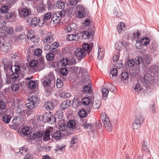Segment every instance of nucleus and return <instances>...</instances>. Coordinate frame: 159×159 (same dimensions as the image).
Masks as SVG:
<instances>
[{
	"mask_svg": "<svg viewBox=\"0 0 159 159\" xmlns=\"http://www.w3.org/2000/svg\"><path fill=\"white\" fill-rule=\"evenodd\" d=\"M20 70V67L18 65H15L11 67V70L12 72L11 75V81L15 82L18 80V72Z\"/></svg>",
	"mask_w": 159,
	"mask_h": 159,
	"instance_id": "obj_1",
	"label": "nucleus"
},
{
	"mask_svg": "<svg viewBox=\"0 0 159 159\" xmlns=\"http://www.w3.org/2000/svg\"><path fill=\"white\" fill-rule=\"evenodd\" d=\"M78 11L76 12V17L78 18H83L89 15V12L87 10L80 5L77 6Z\"/></svg>",
	"mask_w": 159,
	"mask_h": 159,
	"instance_id": "obj_2",
	"label": "nucleus"
},
{
	"mask_svg": "<svg viewBox=\"0 0 159 159\" xmlns=\"http://www.w3.org/2000/svg\"><path fill=\"white\" fill-rule=\"evenodd\" d=\"M101 116L102 119L104 127L107 130L111 131L112 130V127L108 117L104 112L101 113Z\"/></svg>",
	"mask_w": 159,
	"mask_h": 159,
	"instance_id": "obj_3",
	"label": "nucleus"
},
{
	"mask_svg": "<svg viewBox=\"0 0 159 159\" xmlns=\"http://www.w3.org/2000/svg\"><path fill=\"white\" fill-rule=\"evenodd\" d=\"M65 14V11L63 10H61L60 12H56L53 14L52 21L54 23L58 24L61 21V18L64 16Z\"/></svg>",
	"mask_w": 159,
	"mask_h": 159,
	"instance_id": "obj_4",
	"label": "nucleus"
},
{
	"mask_svg": "<svg viewBox=\"0 0 159 159\" xmlns=\"http://www.w3.org/2000/svg\"><path fill=\"white\" fill-rule=\"evenodd\" d=\"M43 119V122H50L52 124L55 123L56 121V117L52 115L50 112L46 113L43 116H40Z\"/></svg>",
	"mask_w": 159,
	"mask_h": 159,
	"instance_id": "obj_5",
	"label": "nucleus"
},
{
	"mask_svg": "<svg viewBox=\"0 0 159 159\" xmlns=\"http://www.w3.org/2000/svg\"><path fill=\"white\" fill-rule=\"evenodd\" d=\"M30 128L28 126H25L21 130H19L18 132L22 137H25L30 134V137L32 136L33 133H31Z\"/></svg>",
	"mask_w": 159,
	"mask_h": 159,
	"instance_id": "obj_6",
	"label": "nucleus"
},
{
	"mask_svg": "<svg viewBox=\"0 0 159 159\" xmlns=\"http://www.w3.org/2000/svg\"><path fill=\"white\" fill-rule=\"evenodd\" d=\"M19 15L20 17L26 18L31 14V11L27 8H24L19 11Z\"/></svg>",
	"mask_w": 159,
	"mask_h": 159,
	"instance_id": "obj_7",
	"label": "nucleus"
},
{
	"mask_svg": "<svg viewBox=\"0 0 159 159\" xmlns=\"http://www.w3.org/2000/svg\"><path fill=\"white\" fill-rule=\"evenodd\" d=\"M53 129V128L49 127L45 131L43 135L44 141H47L50 139V134H51L52 133Z\"/></svg>",
	"mask_w": 159,
	"mask_h": 159,
	"instance_id": "obj_8",
	"label": "nucleus"
},
{
	"mask_svg": "<svg viewBox=\"0 0 159 159\" xmlns=\"http://www.w3.org/2000/svg\"><path fill=\"white\" fill-rule=\"evenodd\" d=\"M76 56L79 60L84 58L86 56V52L81 48H78L75 51Z\"/></svg>",
	"mask_w": 159,
	"mask_h": 159,
	"instance_id": "obj_9",
	"label": "nucleus"
},
{
	"mask_svg": "<svg viewBox=\"0 0 159 159\" xmlns=\"http://www.w3.org/2000/svg\"><path fill=\"white\" fill-rule=\"evenodd\" d=\"M54 40L52 34L51 32L48 33L46 36L43 39V43L46 44H49L52 42Z\"/></svg>",
	"mask_w": 159,
	"mask_h": 159,
	"instance_id": "obj_10",
	"label": "nucleus"
},
{
	"mask_svg": "<svg viewBox=\"0 0 159 159\" xmlns=\"http://www.w3.org/2000/svg\"><path fill=\"white\" fill-rule=\"evenodd\" d=\"M11 45L10 43L6 42L0 43V50L6 52L11 49Z\"/></svg>",
	"mask_w": 159,
	"mask_h": 159,
	"instance_id": "obj_11",
	"label": "nucleus"
},
{
	"mask_svg": "<svg viewBox=\"0 0 159 159\" xmlns=\"http://www.w3.org/2000/svg\"><path fill=\"white\" fill-rule=\"evenodd\" d=\"M43 23V20L41 21L39 18L36 17L32 19L30 23V25L31 26L34 27L37 25H39V26L41 25H42Z\"/></svg>",
	"mask_w": 159,
	"mask_h": 159,
	"instance_id": "obj_12",
	"label": "nucleus"
},
{
	"mask_svg": "<svg viewBox=\"0 0 159 159\" xmlns=\"http://www.w3.org/2000/svg\"><path fill=\"white\" fill-rule=\"evenodd\" d=\"M7 111L6 104L2 101H0V115L5 114Z\"/></svg>",
	"mask_w": 159,
	"mask_h": 159,
	"instance_id": "obj_13",
	"label": "nucleus"
},
{
	"mask_svg": "<svg viewBox=\"0 0 159 159\" xmlns=\"http://www.w3.org/2000/svg\"><path fill=\"white\" fill-rule=\"evenodd\" d=\"M94 33V32L93 31H92L91 32L85 31L81 33H80V35L83 39H89L91 36H92Z\"/></svg>",
	"mask_w": 159,
	"mask_h": 159,
	"instance_id": "obj_14",
	"label": "nucleus"
},
{
	"mask_svg": "<svg viewBox=\"0 0 159 159\" xmlns=\"http://www.w3.org/2000/svg\"><path fill=\"white\" fill-rule=\"evenodd\" d=\"M90 45V46L88 43H85L83 44L82 46V48L84 50V52H86V54H88L89 53L92 49L93 46V44L91 43Z\"/></svg>",
	"mask_w": 159,
	"mask_h": 159,
	"instance_id": "obj_15",
	"label": "nucleus"
},
{
	"mask_svg": "<svg viewBox=\"0 0 159 159\" xmlns=\"http://www.w3.org/2000/svg\"><path fill=\"white\" fill-rule=\"evenodd\" d=\"M44 107L47 110H52L54 109V105L52 102L48 101L45 102Z\"/></svg>",
	"mask_w": 159,
	"mask_h": 159,
	"instance_id": "obj_16",
	"label": "nucleus"
},
{
	"mask_svg": "<svg viewBox=\"0 0 159 159\" xmlns=\"http://www.w3.org/2000/svg\"><path fill=\"white\" fill-rule=\"evenodd\" d=\"M126 29V26L124 22L119 23L117 27V30L119 34L122 33Z\"/></svg>",
	"mask_w": 159,
	"mask_h": 159,
	"instance_id": "obj_17",
	"label": "nucleus"
},
{
	"mask_svg": "<svg viewBox=\"0 0 159 159\" xmlns=\"http://www.w3.org/2000/svg\"><path fill=\"white\" fill-rule=\"evenodd\" d=\"M150 73H147L145 75L143 79V81L144 82L147 84L152 79V78L154 76H153L152 74H150Z\"/></svg>",
	"mask_w": 159,
	"mask_h": 159,
	"instance_id": "obj_18",
	"label": "nucleus"
},
{
	"mask_svg": "<svg viewBox=\"0 0 159 159\" xmlns=\"http://www.w3.org/2000/svg\"><path fill=\"white\" fill-rule=\"evenodd\" d=\"M148 70V72L152 74L153 76H156V74L158 70V67L156 65H152L150 66Z\"/></svg>",
	"mask_w": 159,
	"mask_h": 159,
	"instance_id": "obj_19",
	"label": "nucleus"
},
{
	"mask_svg": "<svg viewBox=\"0 0 159 159\" xmlns=\"http://www.w3.org/2000/svg\"><path fill=\"white\" fill-rule=\"evenodd\" d=\"M76 28V25L75 23H72L67 26L65 29L66 32L74 31Z\"/></svg>",
	"mask_w": 159,
	"mask_h": 159,
	"instance_id": "obj_20",
	"label": "nucleus"
},
{
	"mask_svg": "<svg viewBox=\"0 0 159 159\" xmlns=\"http://www.w3.org/2000/svg\"><path fill=\"white\" fill-rule=\"evenodd\" d=\"M43 133L41 131L38 132L36 134L33 133L32 134V136L30 137L29 138V139L32 140L37 137L38 138H42V136L43 137Z\"/></svg>",
	"mask_w": 159,
	"mask_h": 159,
	"instance_id": "obj_21",
	"label": "nucleus"
},
{
	"mask_svg": "<svg viewBox=\"0 0 159 159\" xmlns=\"http://www.w3.org/2000/svg\"><path fill=\"white\" fill-rule=\"evenodd\" d=\"M71 102L69 100H67L63 102L60 106V109L61 110H65L68 108L70 105Z\"/></svg>",
	"mask_w": 159,
	"mask_h": 159,
	"instance_id": "obj_22",
	"label": "nucleus"
},
{
	"mask_svg": "<svg viewBox=\"0 0 159 159\" xmlns=\"http://www.w3.org/2000/svg\"><path fill=\"white\" fill-rule=\"evenodd\" d=\"M28 101H31V102H33L36 105L37 103H39V98L35 95L29 96Z\"/></svg>",
	"mask_w": 159,
	"mask_h": 159,
	"instance_id": "obj_23",
	"label": "nucleus"
},
{
	"mask_svg": "<svg viewBox=\"0 0 159 159\" xmlns=\"http://www.w3.org/2000/svg\"><path fill=\"white\" fill-rule=\"evenodd\" d=\"M101 105V100L95 99L93 103V107L94 109H99Z\"/></svg>",
	"mask_w": 159,
	"mask_h": 159,
	"instance_id": "obj_24",
	"label": "nucleus"
},
{
	"mask_svg": "<svg viewBox=\"0 0 159 159\" xmlns=\"http://www.w3.org/2000/svg\"><path fill=\"white\" fill-rule=\"evenodd\" d=\"M37 11L39 13H41L45 10V5L41 3L38 4L37 6Z\"/></svg>",
	"mask_w": 159,
	"mask_h": 159,
	"instance_id": "obj_25",
	"label": "nucleus"
},
{
	"mask_svg": "<svg viewBox=\"0 0 159 159\" xmlns=\"http://www.w3.org/2000/svg\"><path fill=\"white\" fill-rule=\"evenodd\" d=\"M5 22L3 20L0 22V32L2 33H6L7 27L5 26Z\"/></svg>",
	"mask_w": 159,
	"mask_h": 159,
	"instance_id": "obj_26",
	"label": "nucleus"
},
{
	"mask_svg": "<svg viewBox=\"0 0 159 159\" xmlns=\"http://www.w3.org/2000/svg\"><path fill=\"white\" fill-rule=\"evenodd\" d=\"M115 48L117 50H121L124 48L123 42L120 40L116 42L115 45Z\"/></svg>",
	"mask_w": 159,
	"mask_h": 159,
	"instance_id": "obj_27",
	"label": "nucleus"
},
{
	"mask_svg": "<svg viewBox=\"0 0 159 159\" xmlns=\"http://www.w3.org/2000/svg\"><path fill=\"white\" fill-rule=\"evenodd\" d=\"M51 80L49 77H45L43 79V84L44 86H49L51 84Z\"/></svg>",
	"mask_w": 159,
	"mask_h": 159,
	"instance_id": "obj_28",
	"label": "nucleus"
},
{
	"mask_svg": "<svg viewBox=\"0 0 159 159\" xmlns=\"http://www.w3.org/2000/svg\"><path fill=\"white\" fill-rule=\"evenodd\" d=\"M101 90L103 94L102 99L105 100L107 98L109 91L104 86L102 87Z\"/></svg>",
	"mask_w": 159,
	"mask_h": 159,
	"instance_id": "obj_29",
	"label": "nucleus"
},
{
	"mask_svg": "<svg viewBox=\"0 0 159 159\" xmlns=\"http://www.w3.org/2000/svg\"><path fill=\"white\" fill-rule=\"evenodd\" d=\"M103 48H100L98 49V58L101 60L104 56L105 52Z\"/></svg>",
	"mask_w": 159,
	"mask_h": 159,
	"instance_id": "obj_30",
	"label": "nucleus"
},
{
	"mask_svg": "<svg viewBox=\"0 0 159 159\" xmlns=\"http://www.w3.org/2000/svg\"><path fill=\"white\" fill-rule=\"evenodd\" d=\"M78 37V35L73 34H68L66 37L67 39L69 41L76 40Z\"/></svg>",
	"mask_w": 159,
	"mask_h": 159,
	"instance_id": "obj_31",
	"label": "nucleus"
},
{
	"mask_svg": "<svg viewBox=\"0 0 159 159\" xmlns=\"http://www.w3.org/2000/svg\"><path fill=\"white\" fill-rule=\"evenodd\" d=\"M140 41L141 45H147L149 43V40L148 37H143L140 40Z\"/></svg>",
	"mask_w": 159,
	"mask_h": 159,
	"instance_id": "obj_32",
	"label": "nucleus"
},
{
	"mask_svg": "<svg viewBox=\"0 0 159 159\" xmlns=\"http://www.w3.org/2000/svg\"><path fill=\"white\" fill-rule=\"evenodd\" d=\"M56 6L58 8L63 9L65 7V3L61 0H58L56 2Z\"/></svg>",
	"mask_w": 159,
	"mask_h": 159,
	"instance_id": "obj_33",
	"label": "nucleus"
},
{
	"mask_svg": "<svg viewBox=\"0 0 159 159\" xmlns=\"http://www.w3.org/2000/svg\"><path fill=\"white\" fill-rule=\"evenodd\" d=\"M143 120L144 117L141 114H139L136 118L134 121L141 124L143 123Z\"/></svg>",
	"mask_w": 159,
	"mask_h": 159,
	"instance_id": "obj_34",
	"label": "nucleus"
},
{
	"mask_svg": "<svg viewBox=\"0 0 159 159\" xmlns=\"http://www.w3.org/2000/svg\"><path fill=\"white\" fill-rule=\"evenodd\" d=\"M61 62L62 65L63 66H66L67 65H71L72 63L69 61L67 58H64L61 60Z\"/></svg>",
	"mask_w": 159,
	"mask_h": 159,
	"instance_id": "obj_35",
	"label": "nucleus"
},
{
	"mask_svg": "<svg viewBox=\"0 0 159 159\" xmlns=\"http://www.w3.org/2000/svg\"><path fill=\"white\" fill-rule=\"evenodd\" d=\"M80 104H81V102L79 100L75 98L73 100L72 105L74 108H77Z\"/></svg>",
	"mask_w": 159,
	"mask_h": 159,
	"instance_id": "obj_36",
	"label": "nucleus"
},
{
	"mask_svg": "<svg viewBox=\"0 0 159 159\" xmlns=\"http://www.w3.org/2000/svg\"><path fill=\"white\" fill-rule=\"evenodd\" d=\"M52 138H55L57 140L60 139L61 136V133L60 131H57L53 133L52 134Z\"/></svg>",
	"mask_w": 159,
	"mask_h": 159,
	"instance_id": "obj_37",
	"label": "nucleus"
},
{
	"mask_svg": "<svg viewBox=\"0 0 159 159\" xmlns=\"http://www.w3.org/2000/svg\"><path fill=\"white\" fill-rule=\"evenodd\" d=\"M83 90L85 93H91L92 91L91 87L89 85H87L84 86L83 88Z\"/></svg>",
	"mask_w": 159,
	"mask_h": 159,
	"instance_id": "obj_38",
	"label": "nucleus"
},
{
	"mask_svg": "<svg viewBox=\"0 0 159 159\" xmlns=\"http://www.w3.org/2000/svg\"><path fill=\"white\" fill-rule=\"evenodd\" d=\"M29 101V102L25 104L26 107L30 109L34 108L36 105L33 102H31V101Z\"/></svg>",
	"mask_w": 159,
	"mask_h": 159,
	"instance_id": "obj_39",
	"label": "nucleus"
},
{
	"mask_svg": "<svg viewBox=\"0 0 159 159\" xmlns=\"http://www.w3.org/2000/svg\"><path fill=\"white\" fill-rule=\"evenodd\" d=\"M134 62L136 64H140L143 62V58L140 56H138L135 58Z\"/></svg>",
	"mask_w": 159,
	"mask_h": 159,
	"instance_id": "obj_40",
	"label": "nucleus"
},
{
	"mask_svg": "<svg viewBox=\"0 0 159 159\" xmlns=\"http://www.w3.org/2000/svg\"><path fill=\"white\" fill-rule=\"evenodd\" d=\"M6 30V33L8 34L12 35L14 33V29L8 26L7 27Z\"/></svg>",
	"mask_w": 159,
	"mask_h": 159,
	"instance_id": "obj_41",
	"label": "nucleus"
},
{
	"mask_svg": "<svg viewBox=\"0 0 159 159\" xmlns=\"http://www.w3.org/2000/svg\"><path fill=\"white\" fill-rule=\"evenodd\" d=\"M75 121L73 120H70L67 123V126L69 128H70L72 129L75 128Z\"/></svg>",
	"mask_w": 159,
	"mask_h": 159,
	"instance_id": "obj_42",
	"label": "nucleus"
},
{
	"mask_svg": "<svg viewBox=\"0 0 159 159\" xmlns=\"http://www.w3.org/2000/svg\"><path fill=\"white\" fill-rule=\"evenodd\" d=\"M2 120L5 123H8L11 120L10 116L8 115H5L3 117Z\"/></svg>",
	"mask_w": 159,
	"mask_h": 159,
	"instance_id": "obj_43",
	"label": "nucleus"
},
{
	"mask_svg": "<svg viewBox=\"0 0 159 159\" xmlns=\"http://www.w3.org/2000/svg\"><path fill=\"white\" fill-rule=\"evenodd\" d=\"M34 36V32L32 30H28L27 34V38L28 39H30V40Z\"/></svg>",
	"mask_w": 159,
	"mask_h": 159,
	"instance_id": "obj_44",
	"label": "nucleus"
},
{
	"mask_svg": "<svg viewBox=\"0 0 159 159\" xmlns=\"http://www.w3.org/2000/svg\"><path fill=\"white\" fill-rule=\"evenodd\" d=\"M128 74L126 72H123L121 74V79L123 80H128Z\"/></svg>",
	"mask_w": 159,
	"mask_h": 159,
	"instance_id": "obj_45",
	"label": "nucleus"
},
{
	"mask_svg": "<svg viewBox=\"0 0 159 159\" xmlns=\"http://www.w3.org/2000/svg\"><path fill=\"white\" fill-rule=\"evenodd\" d=\"M83 126L85 129H92L93 127V125L85 122L83 125Z\"/></svg>",
	"mask_w": 159,
	"mask_h": 159,
	"instance_id": "obj_46",
	"label": "nucleus"
},
{
	"mask_svg": "<svg viewBox=\"0 0 159 159\" xmlns=\"http://www.w3.org/2000/svg\"><path fill=\"white\" fill-rule=\"evenodd\" d=\"M78 115L80 117L84 118L86 116L87 112L85 110L82 109L79 111Z\"/></svg>",
	"mask_w": 159,
	"mask_h": 159,
	"instance_id": "obj_47",
	"label": "nucleus"
},
{
	"mask_svg": "<svg viewBox=\"0 0 159 159\" xmlns=\"http://www.w3.org/2000/svg\"><path fill=\"white\" fill-rule=\"evenodd\" d=\"M60 72L63 75H66L68 72V69L66 67L61 68L60 70Z\"/></svg>",
	"mask_w": 159,
	"mask_h": 159,
	"instance_id": "obj_48",
	"label": "nucleus"
},
{
	"mask_svg": "<svg viewBox=\"0 0 159 159\" xmlns=\"http://www.w3.org/2000/svg\"><path fill=\"white\" fill-rule=\"evenodd\" d=\"M27 149L26 146H24L22 147H21L20 148V151L19 152L22 154H25L27 152Z\"/></svg>",
	"mask_w": 159,
	"mask_h": 159,
	"instance_id": "obj_49",
	"label": "nucleus"
},
{
	"mask_svg": "<svg viewBox=\"0 0 159 159\" xmlns=\"http://www.w3.org/2000/svg\"><path fill=\"white\" fill-rule=\"evenodd\" d=\"M90 99L88 98H84L83 99L82 102L84 105H87L90 102Z\"/></svg>",
	"mask_w": 159,
	"mask_h": 159,
	"instance_id": "obj_50",
	"label": "nucleus"
},
{
	"mask_svg": "<svg viewBox=\"0 0 159 159\" xmlns=\"http://www.w3.org/2000/svg\"><path fill=\"white\" fill-rule=\"evenodd\" d=\"M71 96V94L70 93L66 92H63L61 95V98H69Z\"/></svg>",
	"mask_w": 159,
	"mask_h": 159,
	"instance_id": "obj_51",
	"label": "nucleus"
},
{
	"mask_svg": "<svg viewBox=\"0 0 159 159\" xmlns=\"http://www.w3.org/2000/svg\"><path fill=\"white\" fill-rule=\"evenodd\" d=\"M29 87L31 89H34L36 86L35 82L33 80H30L28 84Z\"/></svg>",
	"mask_w": 159,
	"mask_h": 159,
	"instance_id": "obj_52",
	"label": "nucleus"
},
{
	"mask_svg": "<svg viewBox=\"0 0 159 159\" xmlns=\"http://www.w3.org/2000/svg\"><path fill=\"white\" fill-rule=\"evenodd\" d=\"M50 45L51 51L55 49L59 46V44L56 42H54Z\"/></svg>",
	"mask_w": 159,
	"mask_h": 159,
	"instance_id": "obj_53",
	"label": "nucleus"
},
{
	"mask_svg": "<svg viewBox=\"0 0 159 159\" xmlns=\"http://www.w3.org/2000/svg\"><path fill=\"white\" fill-rule=\"evenodd\" d=\"M143 149L146 152L148 153L149 152V149L148 148V143L147 142L144 141L143 143Z\"/></svg>",
	"mask_w": 159,
	"mask_h": 159,
	"instance_id": "obj_54",
	"label": "nucleus"
},
{
	"mask_svg": "<svg viewBox=\"0 0 159 159\" xmlns=\"http://www.w3.org/2000/svg\"><path fill=\"white\" fill-rule=\"evenodd\" d=\"M114 15L117 17H119L122 15V14L119 11L117 8H114Z\"/></svg>",
	"mask_w": 159,
	"mask_h": 159,
	"instance_id": "obj_55",
	"label": "nucleus"
},
{
	"mask_svg": "<svg viewBox=\"0 0 159 159\" xmlns=\"http://www.w3.org/2000/svg\"><path fill=\"white\" fill-rule=\"evenodd\" d=\"M141 124L139 123L136 122L134 121V123L133 125V128L134 129L137 130L139 129L141 126Z\"/></svg>",
	"mask_w": 159,
	"mask_h": 159,
	"instance_id": "obj_56",
	"label": "nucleus"
},
{
	"mask_svg": "<svg viewBox=\"0 0 159 159\" xmlns=\"http://www.w3.org/2000/svg\"><path fill=\"white\" fill-rule=\"evenodd\" d=\"M56 85L57 88H61L63 86V83L60 79H57V80Z\"/></svg>",
	"mask_w": 159,
	"mask_h": 159,
	"instance_id": "obj_57",
	"label": "nucleus"
},
{
	"mask_svg": "<svg viewBox=\"0 0 159 159\" xmlns=\"http://www.w3.org/2000/svg\"><path fill=\"white\" fill-rule=\"evenodd\" d=\"M54 55L53 53H48L46 56L47 59L48 60L52 61L54 59Z\"/></svg>",
	"mask_w": 159,
	"mask_h": 159,
	"instance_id": "obj_58",
	"label": "nucleus"
},
{
	"mask_svg": "<svg viewBox=\"0 0 159 159\" xmlns=\"http://www.w3.org/2000/svg\"><path fill=\"white\" fill-rule=\"evenodd\" d=\"M134 89L136 92L139 93V92L141 90L142 88L140 86L139 84H136L134 87Z\"/></svg>",
	"mask_w": 159,
	"mask_h": 159,
	"instance_id": "obj_59",
	"label": "nucleus"
},
{
	"mask_svg": "<svg viewBox=\"0 0 159 159\" xmlns=\"http://www.w3.org/2000/svg\"><path fill=\"white\" fill-rule=\"evenodd\" d=\"M67 128L66 125L64 123L61 124L59 126V129L61 131L65 130Z\"/></svg>",
	"mask_w": 159,
	"mask_h": 159,
	"instance_id": "obj_60",
	"label": "nucleus"
},
{
	"mask_svg": "<svg viewBox=\"0 0 159 159\" xmlns=\"http://www.w3.org/2000/svg\"><path fill=\"white\" fill-rule=\"evenodd\" d=\"M51 17V15L50 13L48 12L44 16L43 18V20L44 21L45 20H47L49 19Z\"/></svg>",
	"mask_w": 159,
	"mask_h": 159,
	"instance_id": "obj_61",
	"label": "nucleus"
},
{
	"mask_svg": "<svg viewBox=\"0 0 159 159\" xmlns=\"http://www.w3.org/2000/svg\"><path fill=\"white\" fill-rule=\"evenodd\" d=\"M63 112L61 111H58L56 114V116L59 119H61L63 116Z\"/></svg>",
	"mask_w": 159,
	"mask_h": 159,
	"instance_id": "obj_62",
	"label": "nucleus"
},
{
	"mask_svg": "<svg viewBox=\"0 0 159 159\" xmlns=\"http://www.w3.org/2000/svg\"><path fill=\"white\" fill-rule=\"evenodd\" d=\"M110 73L112 76H116L118 74V71L116 68H113L110 71Z\"/></svg>",
	"mask_w": 159,
	"mask_h": 159,
	"instance_id": "obj_63",
	"label": "nucleus"
},
{
	"mask_svg": "<svg viewBox=\"0 0 159 159\" xmlns=\"http://www.w3.org/2000/svg\"><path fill=\"white\" fill-rule=\"evenodd\" d=\"M31 40L34 43H37L39 41V38L38 36H34Z\"/></svg>",
	"mask_w": 159,
	"mask_h": 159,
	"instance_id": "obj_64",
	"label": "nucleus"
}]
</instances>
